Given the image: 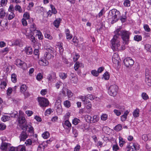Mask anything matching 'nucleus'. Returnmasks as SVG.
<instances>
[{
    "label": "nucleus",
    "instance_id": "nucleus-1",
    "mask_svg": "<svg viewBox=\"0 0 151 151\" xmlns=\"http://www.w3.org/2000/svg\"><path fill=\"white\" fill-rule=\"evenodd\" d=\"M109 19H111V23H114L117 22L120 17L119 11L115 9L110 10L109 15Z\"/></svg>",
    "mask_w": 151,
    "mask_h": 151
},
{
    "label": "nucleus",
    "instance_id": "nucleus-2",
    "mask_svg": "<svg viewBox=\"0 0 151 151\" xmlns=\"http://www.w3.org/2000/svg\"><path fill=\"white\" fill-rule=\"evenodd\" d=\"M120 39L119 37L117 36V35H114L111 40L112 49L114 51L118 50L119 47L120 46Z\"/></svg>",
    "mask_w": 151,
    "mask_h": 151
},
{
    "label": "nucleus",
    "instance_id": "nucleus-3",
    "mask_svg": "<svg viewBox=\"0 0 151 151\" xmlns=\"http://www.w3.org/2000/svg\"><path fill=\"white\" fill-rule=\"evenodd\" d=\"M130 32L125 30L121 31V35L124 44L128 45L129 42Z\"/></svg>",
    "mask_w": 151,
    "mask_h": 151
},
{
    "label": "nucleus",
    "instance_id": "nucleus-4",
    "mask_svg": "<svg viewBox=\"0 0 151 151\" xmlns=\"http://www.w3.org/2000/svg\"><path fill=\"white\" fill-rule=\"evenodd\" d=\"M118 89V86L115 84L111 85L109 88L108 93L110 96H115L117 94Z\"/></svg>",
    "mask_w": 151,
    "mask_h": 151
},
{
    "label": "nucleus",
    "instance_id": "nucleus-5",
    "mask_svg": "<svg viewBox=\"0 0 151 151\" xmlns=\"http://www.w3.org/2000/svg\"><path fill=\"white\" fill-rule=\"evenodd\" d=\"M86 118L87 122L91 123L97 122L99 119V117L97 115H95L92 117L90 115H87L86 116Z\"/></svg>",
    "mask_w": 151,
    "mask_h": 151
},
{
    "label": "nucleus",
    "instance_id": "nucleus-6",
    "mask_svg": "<svg viewBox=\"0 0 151 151\" xmlns=\"http://www.w3.org/2000/svg\"><path fill=\"white\" fill-rule=\"evenodd\" d=\"M124 63L125 65L128 68H130L134 64V61L130 57L127 58L124 60Z\"/></svg>",
    "mask_w": 151,
    "mask_h": 151
},
{
    "label": "nucleus",
    "instance_id": "nucleus-7",
    "mask_svg": "<svg viewBox=\"0 0 151 151\" xmlns=\"http://www.w3.org/2000/svg\"><path fill=\"white\" fill-rule=\"evenodd\" d=\"M38 102L40 106L42 107H45L47 106L49 104V101L47 99L43 97L39 98Z\"/></svg>",
    "mask_w": 151,
    "mask_h": 151
},
{
    "label": "nucleus",
    "instance_id": "nucleus-8",
    "mask_svg": "<svg viewBox=\"0 0 151 151\" xmlns=\"http://www.w3.org/2000/svg\"><path fill=\"white\" fill-rule=\"evenodd\" d=\"M15 64L18 67L23 70H25L27 68L26 63L20 59H17L16 60Z\"/></svg>",
    "mask_w": 151,
    "mask_h": 151
},
{
    "label": "nucleus",
    "instance_id": "nucleus-9",
    "mask_svg": "<svg viewBox=\"0 0 151 151\" xmlns=\"http://www.w3.org/2000/svg\"><path fill=\"white\" fill-rule=\"evenodd\" d=\"M54 50V49L52 47L48 48L47 52H46L44 54L45 57L47 59H50L52 58L51 53L53 52Z\"/></svg>",
    "mask_w": 151,
    "mask_h": 151
},
{
    "label": "nucleus",
    "instance_id": "nucleus-10",
    "mask_svg": "<svg viewBox=\"0 0 151 151\" xmlns=\"http://www.w3.org/2000/svg\"><path fill=\"white\" fill-rule=\"evenodd\" d=\"M116 108L118 109L119 110L114 109V112L117 116H119L121 114L122 112H123L124 110V108L123 106H121L119 105H116Z\"/></svg>",
    "mask_w": 151,
    "mask_h": 151
},
{
    "label": "nucleus",
    "instance_id": "nucleus-11",
    "mask_svg": "<svg viewBox=\"0 0 151 151\" xmlns=\"http://www.w3.org/2000/svg\"><path fill=\"white\" fill-rule=\"evenodd\" d=\"M128 147L131 148L132 151H134L139 150V145L135 143H131L128 145Z\"/></svg>",
    "mask_w": 151,
    "mask_h": 151
},
{
    "label": "nucleus",
    "instance_id": "nucleus-12",
    "mask_svg": "<svg viewBox=\"0 0 151 151\" xmlns=\"http://www.w3.org/2000/svg\"><path fill=\"white\" fill-rule=\"evenodd\" d=\"M11 144L9 143L5 142H2L0 146V148L2 150H6L7 149H9Z\"/></svg>",
    "mask_w": 151,
    "mask_h": 151
},
{
    "label": "nucleus",
    "instance_id": "nucleus-13",
    "mask_svg": "<svg viewBox=\"0 0 151 151\" xmlns=\"http://www.w3.org/2000/svg\"><path fill=\"white\" fill-rule=\"evenodd\" d=\"M69 76V78L72 83H77L78 79L75 74L71 73L70 74Z\"/></svg>",
    "mask_w": 151,
    "mask_h": 151
},
{
    "label": "nucleus",
    "instance_id": "nucleus-14",
    "mask_svg": "<svg viewBox=\"0 0 151 151\" xmlns=\"http://www.w3.org/2000/svg\"><path fill=\"white\" fill-rule=\"evenodd\" d=\"M148 69H146L145 70L146 72V78L145 81L147 85L149 86H151V77H150L148 73Z\"/></svg>",
    "mask_w": 151,
    "mask_h": 151
},
{
    "label": "nucleus",
    "instance_id": "nucleus-15",
    "mask_svg": "<svg viewBox=\"0 0 151 151\" xmlns=\"http://www.w3.org/2000/svg\"><path fill=\"white\" fill-rule=\"evenodd\" d=\"M34 35V34L33 33H29L27 32L25 34V35L27 38L30 39L32 42L35 43L36 40L35 37L33 35Z\"/></svg>",
    "mask_w": 151,
    "mask_h": 151
},
{
    "label": "nucleus",
    "instance_id": "nucleus-16",
    "mask_svg": "<svg viewBox=\"0 0 151 151\" xmlns=\"http://www.w3.org/2000/svg\"><path fill=\"white\" fill-rule=\"evenodd\" d=\"M37 135H36L35 139L32 141L30 139H28L27 140L25 143L26 145L27 146H29L30 145H32V143H34L36 142V141L37 140Z\"/></svg>",
    "mask_w": 151,
    "mask_h": 151
},
{
    "label": "nucleus",
    "instance_id": "nucleus-17",
    "mask_svg": "<svg viewBox=\"0 0 151 151\" xmlns=\"http://www.w3.org/2000/svg\"><path fill=\"white\" fill-rule=\"evenodd\" d=\"M119 58L117 53H114L112 58V60L113 63L115 64H118L119 62Z\"/></svg>",
    "mask_w": 151,
    "mask_h": 151
},
{
    "label": "nucleus",
    "instance_id": "nucleus-18",
    "mask_svg": "<svg viewBox=\"0 0 151 151\" xmlns=\"http://www.w3.org/2000/svg\"><path fill=\"white\" fill-rule=\"evenodd\" d=\"M29 30L30 33L35 34L38 32V31L36 30V25L34 24L31 25Z\"/></svg>",
    "mask_w": 151,
    "mask_h": 151
},
{
    "label": "nucleus",
    "instance_id": "nucleus-19",
    "mask_svg": "<svg viewBox=\"0 0 151 151\" xmlns=\"http://www.w3.org/2000/svg\"><path fill=\"white\" fill-rule=\"evenodd\" d=\"M27 137L28 135L26 132H22L19 136L20 141H24Z\"/></svg>",
    "mask_w": 151,
    "mask_h": 151
},
{
    "label": "nucleus",
    "instance_id": "nucleus-20",
    "mask_svg": "<svg viewBox=\"0 0 151 151\" xmlns=\"http://www.w3.org/2000/svg\"><path fill=\"white\" fill-rule=\"evenodd\" d=\"M84 104L86 106V108L88 110V111H87V113L89 114L91 111L90 110V109L91 108L92 106L91 103L89 101H87V103L86 104Z\"/></svg>",
    "mask_w": 151,
    "mask_h": 151
},
{
    "label": "nucleus",
    "instance_id": "nucleus-21",
    "mask_svg": "<svg viewBox=\"0 0 151 151\" xmlns=\"http://www.w3.org/2000/svg\"><path fill=\"white\" fill-rule=\"evenodd\" d=\"M65 32L66 35V39L68 40H70L72 38L73 36L70 34L69 30L68 29H65Z\"/></svg>",
    "mask_w": 151,
    "mask_h": 151
},
{
    "label": "nucleus",
    "instance_id": "nucleus-22",
    "mask_svg": "<svg viewBox=\"0 0 151 151\" xmlns=\"http://www.w3.org/2000/svg\"><path fill=\"white\" fill-rule=\"evenodd\" d=\"M18 120L20 124H22L25 122V119L24 117L20 116H19Z\"/></svg>",
    "mask_w": 151,
    "mask_h": 151
},
{
    "label": "nucleus",
    "instance_id": "nucleus-23",
    "mask_svg": "<svg viewBox=\"0 0 151 151\" xmlns=\"http://www.w3.org/2000/svg\"><path fill=\"white\" fill-rule=\"evenodd\" d=\"M61 101L60 99L57 100L55 103V105L56 109H60L62 108L61 105Z\"/></svg>",
    "mask_w": 151,
    "mask_h": 151
},
{
    "label": "nucleus",
    "instance_id": "nucleus-24",
    "mask_svg": "<svg viewBox=\"0 0 151 151\" xmlns=\"http://www.w3.org/2000/svg\"><path fill=\"white\" fill-rule=\"evenodd\" d=\"M25 51L27 55H31L32 53V50L31 47H26Z\"/></svg>",
    "mask_w": 151,
    "mask_h": 151
},
{
    "label": "nucleus",
    "instance_id": "nucleus-25",
    "mask_svg": "<svg viewBox=\"0 0 151 151\" xmlns=\"http://www.w3.org/2000/svg\"><path fill=\"white\" fill-rule=\"evenodd\" d=\"M58 47L59 49L60 53V55H62L64 51V49L63 47V43L61 42L59 43L58 45Z\"/></svg>",
    "mask_w": 151,
    "mask_h": 151
},
{
    "label": "nucleus",
    "instance_id": "nucleus-26",
    "mask_svg": "<svg viewBox=\"0 0 151 151\" xmlns=\"http://www.w3.org/2000/svg\"><path fill=\"white\" fill-rule=\"evenodd\" d=\"M25 127L26 129H27V128L29 129L28 131L29 132L32 134H34V130L32 126H31L30 124H28L27 125H26V126Z\"/></svg>",
    "mask_w": 151,
    "mask_h": 151
},
{
    "label": "nucleus",
    "instance_id": "nucleus-27",
    "mask_svg": "<svg viewBox=\"0 0 151 151\" xmlns=\"http://www.w3.org/2000/svg\"><path fill=\"white\" fill-rule=\"evenodd\" d=\"M25 147L24 145H20L17 147V151H25Z\"/></svg>",
    "mask_w": 151,
    "mask_h": 151
},
{
    "label": "nucleus",
    "instance_id": "nucleus-28",
    "mask_svg": "<svg viewBox=\"0 0 151 151\" xmlns=\"http://www.w3.org/2000/svg\"><path fill=\"white\" fill-rule=\"evenodd\" d=\"M59 76L61 79L64 80L67 78L68 75L67 73L62 72L59 73Z\"/></svg>",
    "mask_w": 151,
    "mask_h": 151
},
{
    "label": "nucleus",
    "instance_id": "nucleus-29",
    "mask_svg": "<svg viewBox=\"0 0 151 151\" xmlns=\"http://www.w3.org/2000/svg\"><path fill=\"white\" fill-rule=\"evenodd\" d=\"M61 20L60 19H57L55 20L53 22V24L56 28H58Z\"/></svg>",
    "mask_w": 151,
    "mask_h": 151
},
{
    "label": "nucleus",
    "instance_id": "nucleus-30",
    "mask_svg": "<svg viewBox=\"0 0 151 151\" xmlns=\"http://www.w3.org/2000/svg\"><path fill=\"white\" fill-rule=\"evenodd\" d=\"M139 110L138 109H135L133 113V116L135 117L139 116Z\"/></svg>",
    "mask_w": 151,
    "mask_h": 151
},
{
    "label": "nucleus",
    "instance_id": "nucleus-31",
    "mask_svg": "<svg viewBox=\"0 0 151 151\" xmlns=\"http://www.w3.org/2000/svg\"><path fill=\"white\" fill-rule=\"evenodd\" d=\"M119 145L120 146L122 147L123 146V145L125 143V142L121 137H119Z\"/></svg>",
    "mask_w": 151,
    "mask_h": 151
},
{
    "label": "nucleus",
    "instance_id": "nucleus-32",
    "mask_svg": "<svg viewBox=\"0 0 151 151\" xmlns=\"http://www.w3.org/2000/svg\"><path fill=\"white\" fill-rule=\"evenodd\" d=\"M67 92V94L68 95V99H70L73 96V94L71 91L68 89H65Z\"/></svg>",
    "mask_w": 151,
    "mask_h": 151
},
{
    "label": "nucleus",
    "instance_id": "nucleus-33",
    "mask_svg": "<svg viewBox=\"0 0 151 151\" xmlns=\"http://www.w3.org/2000/svg\"><path fill=\"white\" fill-rule=\"evenodd\" d=\"M27 87L25 85H22L20 87L21 92L22 93H24L27 89Z\"/></svg>",
    "mask_w": 151,
    "mask_h": 151
},
{
    "label": "nucleus",
    "instance_id": "nucleus-34",
    "mask_svg": "<svg viewBox=\"0 0 151 151\" xmlns=\"http://www.w3.org/2000/svg\"><path fill=\"white\" fill-rule=\"evenodd\" d=\"M134 40L136 41L139 42L141 40L142 37L141 36L138 35H137L134 36Z\"/></svg>",
    "mask_w": 151,
    "mask_h": 151
},
{
    "label": "nucleus",
    "instance_id": "nucleus-35",
    "mask_svg": "<svg viewBox=\"0 0 151 151\" xmlns=\"http://www.w3.org/2000/svg\"><path fill=\"white\" fill-rule=\"evenodd\" d=\"M10 119V116L6 115L4 116L1 118V120L4 122H5L7 121H8Z\"/></svg>",
    "mask_w": 151,
    "mask_h": 151
},
{
    "label": "nucleus",
    "instance_id": "nucleus-36",
    "mask_svg": "<svg viewBox=\"0 0 151 151\" xmlns=\"http://www.w3.org/2000/svg\"><path fill=\"white\" fill-rule=\"evenodd\" d=\"M5 15V12L3 9H0V18H3Z\"/></svg>",
    "mask_w": 151,
    "mask_h": 151
},
{
    "label": "nucleus",
    "instance_id": "nucleus-37",
    "mask_svg": "<svg viewBox=\"0 0 151 151\" xmlns=\"http://www.w3.org/2000/svg\"><path fill=\"white\" fill-rule=\"evenodd\" d=\"M122 129V126L121 124H118L114 128V129L117 131H119Z\"/></svg>",
    "mask_w": 151,
    "mask_h": 151
},
{
    "label": "nucleus",
    "instance_id": "nucleus-38",
    "mask_svg": "<svg viewBox=\"0 0 151 151\" xmlns=\"http://www.w3.org/2000/svg\"><path fill=\"white\" fill-rule=\"evenodd\" d=\"M17 76L14 74H12L11 76V79L12 81L14 83H15L17 81Z\"/></svg>",
    "mask_w": 151,
    "mask_h": 151
},
{
    "label": "nucleus",
    "instance_id": "nucleus-39",
    "mask_svg": "<svg viewBox=\"0 0 151 151\" xmlns=\"http://www.w3.org/2000/svg\"><path fill=\"white\" fill-rule=\"evenodd\" d=\"M63 127L65 125L68 127H71V124L68 120H66L65 121L64 123H63Z\"/></svg>",
    "mask_w": 151,
    "mask_h": 151
},
{
    "label": "nucleus",
    "instance_id": "nucleus-40",
    "mask_svg": "<svg viewBox=\"0 0 151 151\" xmlns=\"http://www.w3.org/2000/svg\"><path fill=\"white\" fill-rule=\"evenodd\" d=\"M15 10L16 11H18L19 13H21L22 12V9L21 6L18 5H16L15 7Z\"/></svg>",
    "mask_w": 151,
    "mask_h": 151
},
{
    "label": "nucleus",
    "instance_id": "nucleus-41",
    "mask_svg": "<svg viewBox=\"0 0 151 151\" xmlns=\"http://www.w3.org/2000/svg\"><path fill=\"white\" fill-rule=\"evenodd\" d=\"M79 98L80 99H81L82 101L84 102V104H86L87 103V100L86 99V96H79Z\"/></svg>",
    "mask_w": 151,
    "mask_h": 151
},
{
    "label": "nucleus",
    "instance_id": "nucleus-42",
    "mask_svg": "<svg viewBox=\"0 0 151 151\" xmlns=\"http://www.w3.org/2000/svg\"><path fill=\"white\" fill-rule=\"evenodd\" d=\"M121 28L120 27L119 28L117 29L115 32V35H117V36L119 37V36L121 35V31L120 32Z\"/></svg>",
    "mask_w": 151,
    "mask_h": 151
},
{
    "label": "nucleus",
    "instance_id": "nucleus-43",
    "mask_svg": "<svg viewBox=\"0 0 151 151\" xmlns=\"http://www.w3.org/2000/svg\"><path fill=\"white\" fill-rule=\"evenodd\" d=\"M108 118L107 115L105 114H102L101 117V119L103 121H105Z\"/></svg>",
    "mask_w": 151,
    "mask_h": 151
},
{
    "label": "nucleus",
    "instance_id": "nucleus-44",
    "mask_svg": "<svg viewBox=\"0 0 151 151\" xmlns=\"http://www.w3.org/2000/svg\"><path fill=\"white\" fill-rule=\"evenodd\" d=\"M86 97L91 100H94L96 98H97V97H96L95 96L90 94L87 95Z\"/></svg>",
    "mask_w": 151,
    "mask_h": 151
},
{
    "label": "nucleus",
    "instance_id": "nucleus-45",
    "mask_svg": "<svg viewBox=\"0 0 151 151\" xmlns=\"http://www.w3.org/2000/svg\"><path fill=\"white\" fill-rule=\"evenodd\" d=\"M42 137L45 139L47 138L49 136V133L47 132H46L42 134Z\"/></svg>",
    "mask_w": 151,
    "mask_h": 151
},
{
    "label": "nucleus",
    "instance_id": "nucleus-46",
    "mask_svg": "<svg viewBox=\"0 0 151 151\" xmlns=\"http://www.w3.org/2000/svg\"><path fill=\"white\" fill-rule=\"evenodd\" d=\"M145 49L147 51L151 52V45L149 44H146L145 46Z\"/></svg>",
    "mask_w": 151,
    "mask_h": 151
},
{
    "label": "nucleus",
    "instance_id": "nucleus-47",
    "mask_svg": "<svg viewBox=\"0 0 151 151\" xmlns=\"http://www.w3.org/2000/svg\"><path fill=\"white\" fill-rule=\"evenodd\" d=\"M80 122V120L77 118H75L73 120V124L75 125H77Z\"/></svg>",
    "mask_w": 151,
    "mask_h": 151
},
{
    "label": "nucleus",
    "instance_id": "nucleus-48",
    "mask_svg": "<svg viewBox=\"0 0 151 151\" xmlns=\"http://www.w3.org/2000/svg\"><path fill=\"white\" fill-rule=\"evenodd\" d=\"M7 1V0H1L0 2L1 6H5L6 5Z\"/></svg>",
    "mask_w": 151,
    "mask_h": 151
},
{
    "label": "nucleus",
    "instance_id": "nucleus-49",
    "mask_svg": "<svg viewBox=\"0 0 151 151\" xmlns=\"http://www.w3.org/2000/svg\"><path fill=\"white\" fill-rule=\"evenodd\" d=\"M103 77L106 80H108L109 78V75L108 72H106L103 75Z\"/></svg>",
    "mask_w": 151,
    "mask_h": 151
},
{
    "label": "nucleus",
    "instance_id": "nucleus-50",
    "mask_svg": "<svg viewBox=\"0 0 151 151\" xmlns=\"http://www.w3.org/2000/svg\"><path fill=\"white\" fill-rule=\"evenodd\" d=\"M73 133L74 134V137H76L78 135V132L77 130L72 127Z\"/></svg>",
    "mask_w": 151,
    "mask_h": 151
},
{
    "label": "nucleus",
    "instance_id": "nucleus-51",
    "mask_svg": "<svg viewBox=\"0 0 151 151\" xmlns=\"http://www.w3.org/2000/svg\"><path fill=\"white\" fill-rule=\"evenodd\" d=\"M7 85L5 81H3L1 82L0 86L1 89H4Z\"/></svg>",
    "mask_w": 151,
    "mask_h": 151
},
{
    "label": "nucleus",
    "instance_id": "nucleus-52",
    "mask_svg": "<svg viewBox=\"0 0 151 151\" xmlns=\"http://www.w3.org/2000/svg\"><path fill=\"white\" fill-rule=\"evenodd\" d=\"M142 98L145 100H147L148 99L149 97L146 93H142Z\"/></svg>",
    "mask_w": 151,
    "mask_h": 151
},
{
    "label": "nucleus",
    "instance_id": "nucleus-53",
    "mask_svg": "<svg viewBox=\"0 0 151 151\" xmlns=\"http://www.w3.org/2000/svg\"><path fill=\"white\" fill-rule=\"evenodd\" d=\"M80 64L79 62H76L74 65V68L76 70H77L78 69L79 67H80Z\"/></svg>",
    "mask_w": 151,
    "mask_h": 151
},
{
    "label": "nucleus",
    "instance_id": "nucleus-54",
    "mask_svg": "<svg viewBox=\"0 0 151 151\" xmlns=\"http://www.w3.org/2000/svg\"><path fill=\"white\" fill-rule=\"evenodd\" d=\"M14 17L15 14H14L13 12H11L9 14L8 19L9 20H11L14 18Z\"/></svg>",
    "mask_w": 151,
    "mask_h": 151
},
{
    "label": "nucleus",
    "instance_id": "nucleus-55",
    "mask_svg": "<svg viewBox=\"0 0 151 151\" xmlns=\"http://www.w3.org/2000/svg\"><path fill=\"white\" fill-rule=\"evenodd\" d=\"M144 28L145 30L147 32H149L150 31V28H149V26L147 24L144 25Z\"/></svg>",
    "mask_w": 151,
    "mask_h": 151
},
{
    "label": "nucleus",
    "instance_id": "nucleus-56",
    "mask_svg": "<svg viewBox=\"0 0 151 151\" xmlns=\"http://www.w3.org/2000/svg\"><path fill=\"white\" fill-rule=\"evenodd\" d=\"M92 74L94 76H97L99 75L98 72L95 70H93L91 71Z\"/></svg>",
    "mask_w": 151,
    "mask_h": 151
},
{
    "label": "nucleus",
    "instance_id": "nucleus-57",
    "mask_svg": "<svg viewBox=\"0 0 151 151\" xmlns=\"http://www.w3.org/2000/svg\"><path fill=\"white\" fill-rule=\"evenodd\" d=\"M62 84V83L61 81H58L56 83L55 86L57 89H59Z\"/></svg>",
    "mask_w": 151,
    "mask_h": 151
},
{
    "label": "nucleus",
    "instance_id": "nucleus-58",
    "mask_svg": "<svg viewBox=\"0 0 151 151\" xmlns=\"http://www.w3.org/2000/svg\"><path fill=\"white\" fill-rule=\"evenodd\" d=\"M64 106L67 107H69L70 106V103L69 101H66L64 103Z\"/></svg>",
    "mask_w": 151,
    "mask_h": 151
},
{
    "label": "nucleus",
    "instance_id": "nucleus-59",
    "mask_svg": "<svg viewBox=\"0 0 151 151\" xmlns=\"http://www.w3.org/2000/svg\"><path fill=\"white\" fill-rule=\"evenodd\" d=\"M45 38L49 40H52V37L48 33H46L45 34Z\"/></svg>",
    "mask_w": 151,
    "mask_h": 151
},
{
    "label": "nucleus",
    "instance_id": "nucleus-60",
    "mask_svg": "<svg viewBox=\"0 0 151 151\" xmlns=\"http://www.w3.org/2000/svg\"><path fill=\"white\" fill-rule=\"evenodd\" d=\"M36 78L37 80L40 81L42 78V76L41 73H39L37 76Z\"/></svg>",
    "mask_w": 151,
    "mask_h": 151
},
{
    "label": "nucleus",
    "instance_id": "nucleus-61",
    "mask_svg": "<svg viewBox=\"0 0 151 151\" xmlns=\"http://www.w3.org/2000/svg\"><path fill=\"white\" fill-rule=\"evenodd\" d=\"M124 5L125 6H130V2L128 0H125L124 2Z\"/></svg>",
    "mask_w": 151,
    "mask_h": 151
},
{
    "label": "nucleus",
    "instance_id": "nucleus-62",
    "mask_svg": "<svg viewBox=\"0 0 151 151\" xmlns=\"http://www.w3.org/2000/svg\"><path fill=\"white\" fill-rule=\"evenodd\" d=\"M20 42L21 41L19 40H16L14 42V45L16 46H20Z\"/></svg>",
    "mask_w": 151,
    "mask_h": 151
},
{
    "label": "nucleus",
    "instance_id": "nucleus-63",
    "mask_svg": "<svg viewBox=\"0 0 151 151\" xmlns=\"http://www.w3.org/2000/svg\"><path fill=\"white\" fill-rule=\"evenodd\" d=\"M50 6L52 9V13H53L54 14H56L57 12L55 9L54 6L52 5H50Z\"/></svg>",
    "mask_w": 151,
    "mask_h": 151
},
{
    "label": "nucleus",
    "instance_id": "nucleus-64",
    "mask_svg": "<svg viewBox=\"0 0 151 151\" xmlns=\"http://www.w3.org/2000/svg\"><path fill=\"white\" fill-rule=\"evenodd\" d=\"M10 115L11 117L15 118L18 116V113L17 112H13L10 114Z\"/></svg>",
    "mask_w": 151,
    "mask_h": 151
}]
</instances>
